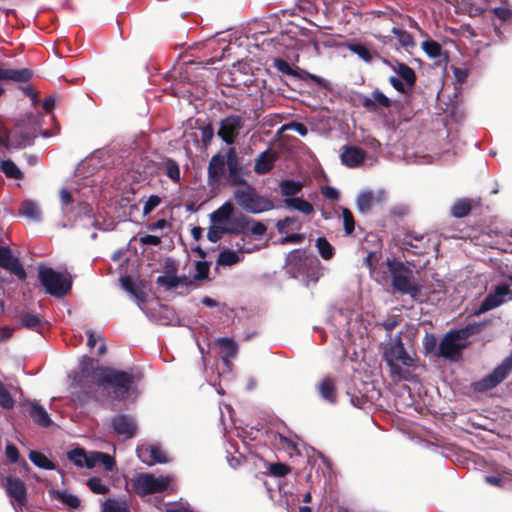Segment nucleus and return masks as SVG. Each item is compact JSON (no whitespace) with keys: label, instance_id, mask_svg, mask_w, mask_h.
<instances>
[{"label":"nucleus","instance_id":"27","mask_svg":"<svg viewBox=\"0 0 512 512\" xmlns=\"http://www.w3.org/2000/svg\"><path fill=\"white\" fill-rule=\"evenodd\" d=\"M28 413L34 422L39 426L49 427L52 424V420L45 408L36 401H33L29 404Z\"/></svg>","mask_w":512,"mask_h":512},{"label":"nucleus","instance_id":"20","mask_svg":"<svg viewBox=\"0 0 512 512\" xmlns=\"http://www.w3.org/2000/svg\"><path fill=\"white\" fill-rule=\"evenodd\" d=\"M366 158V152L357 146H345L341 154V161L349 168L360 166Z\"/></svg>","mask_w":512,"mask_h":512},{"label":"nucleus","instance_id":"35","mask_svg":"<svg viewBox=\"0 0 512 512\" xmlns=\"http://www.w3.org/2000/svg\"><path fill=\"white\" fill-rule=\"evenodd\" d=\"M284 204L286 207L293 208L302 212L305 215H310L314 212L313 205L305 199L302 198H286L284 200Z\"/></svg>","mask_w":512,"mask_h":512},{"label":"nucleus","instance_id":"32","mask_svg":"<svg viewBox=\"0 0 512 512\" xmlns=\"http://www.w3.org/2000/svg\"><path fill=\"white\" fill-rule=\"evenodd\" d=\"M304 185L300 181L295 180H282L279 183V188L282 196H285L286 198H294L293 196L300 193L303 189Z\"/></svg>","mask_w":512,"mask_h":512},{"label":"nucleus","instance_id":"31","mask_svg":"<svg viewBox=\"0 0 512 512\" xmlns=\"http://www.w3.org/2000/svg\"><path fill=\"white\" fill-rule=\"evenodd\" d=\"M234 211V206L231 202H225L222 206L216 209L211 215V221L215 224L229 223L231 215Z\"/></svg>","mask_w":512,"mask_h":512},{"label":"nucleus","instance_id":"60","mask_svg":"<svg viewBox=\"0 0 512 512\" xmlns=\"http://www.w3.org/2000/svg\"><path fill=\"white\" fill-rule=\"evenodd\" d=\"M96 456L101 458L100 464H102L107 471H112L115 466V460L109 454L103 452H96Z\"/></svg>","mask_w":512,"mask_h":512},{"label":"nucleus","instance_id":"51","mask_svg":"<svg viewBox=\"0 0 512 512\" xmlns=\"http://www.w3.org/2000/svg\"><path fill=\"white\" fill-rule=\"evenodd\" d=\"M196 274L193 276L195 281L208 279L210 264L207 261H196L195 263Z\"/></svg>","mask_w":512,"mask_h":512},{"label":"nucleus","instance_id":"3","mask_svg":"<svg viewBox=\"0 0 512 512\" xmlns=\"http://www.w3.org/2000/svg\"><path fill=\"white\" fill-rule=\"evenodd\" d=\"M94 374L97 385L112 388L118 398H125L133 383L142 378L140 371L134 373L133 371L116 370L111 367H97Z\"/></svg>","mask_w":512,"mask_h":512},{"label":"nucleus","instance_id":"12","mask_svg":"<svg viewBox=\"0 0 512 512\" xmlns=\"http://www.w3.org/2000/svg\"><path fill=\"white\" fill-rule=\"evenodd\" d=\"M243 127V119L239 115H229L221 120L218 136L228 145H232Z\"/></svg>","mask_w":512,"mask_h":512},{"label":"nucleus","instance_id":"15","mask_svg":"<svg viewBox=\"0 0 512 512\" xmlns=\"http://www.w3.org/2000/svg\"><path fill=\"white\" fill-rule=\"evenodd\" d=\"M361 105L370 113H378L380 109H390L392 100L379 89H374L370 96L361 98Z\"/></svg>","mask_w":512,"mask_h":512},{"label":"nucleus","instance_id":"9","mask_svg":"<svg viewBox=\"0 0 512 512\" xmlns=\"http://www.w3.org/2000/svg\"><path fill=\"white\" fill-rule=\"evenodd\" d=\"M508 301H512V289L509 284L500 283L490 291V293L481 302L480 306L474 311L473 315L479 316Z\"/></svg>","mask_w":512,"mask_h":512},{"label":"nucleus","instance_id":"21","mask_svg":"<svg viewBox=\"0 0 512 512\" xmlns=\"http://www.w3.org/2000/svg\"><path fill=\"white\" fill-rule=\"evenodd\" d=\"M305 251L302 249H294L288 253L285 265L288 272L293 276L303 273L305 266Z\"/></svg>","mask_w":512,"mask_h":512},{"label":"nucleus","instance_id":"17","mask_svg":"<svg viewBox=\"0 0 512 512\" xmlns=\"http://www.w3.org/2000/svg\"><path fill=\"white\" fill-rule=\"evenodd\" d=\"M228 178L232 185H248L242 177V164L234 147L228 148Z\"/></svg>","mask_w":512,"mask_h":512},{"label":"nucleus","instance_id":"58","mask_svg":"<svg viewBox=\"0 0 512 512\" xmlns=\"http://www.w3.org/2000/svg\"><path fill=\"white\" fill-rule=\"evenodd\" d=\"M493 13L503 22L512 21V9L508 7H496L493 9Z\"/></svg>","mask_w":512,"mask_h":512},{"label":"nucleus","instance_id":"25","mask_svg":"<svg viewBox=\"0 0 512 512\" xmlns=\"http://www.w3.org/2000/svg\"><path fill=\"white\" fill-rule=\"evenodd\" d=\"M251 221L252 219L248 218L243 214H240L238 216L231 218V220H229L228 225L223 226L222 230L224 231L225 234H247V230L249 228Z\"/></svg>","mask_w":512,"mask_h":512},{"label":"nucleus","instance_id":"43","mask_svg":"<svg viewBox=\"0 0 512 512\" xmlns=\"http://www.w3.org/2000/svg\"><path fill=\"white\" fill-rule=\"evenodd\" d=\"M240 261L239 255L232 250L226 249L219 253L217 264L220 266H232Z\"/></svg>","mask_w":512,"mask_h":512},{"label":"nucleus","instance_id":"55","mask_svg":"<svg viewBox=\"0 0 512 512\" xmlns=\"http://www.w3.org/2000/svg\"><path fill=\"white\" fill-rule=\"evenodd\" d=\"M273 67L285 75L293 76V74H296V69L292 68L286 60L281 58L273 60Z\"/></svg>","mask_w":512,"mask_h":512},{"label":"nucleus","instance_id":"48","mask_svg":"<svg viewBox=\"0 0 512 512\" xmlns=\"http://www.w3.org/2000/svg\"><path fill=\"white\" fill-rule=\"evenodd\" d=\"M80 372L83 377H91L95 380L94 370L97 367H94V359L88 356H84L80 362Z\"/></svg>","mask_w":512,"mask_h":512},{"label":"nucleus","instance_id":"19","mask_svg":"<svg viewBox=\"0 0 512 512\" xmlns=\"http://www.w3.org/2000/svg\"><path fill=\"white\" fill-rule=\"evenodd\" d=\"M316 389L320 397L329 404L335 405L338 402V393L335 379L328 375L319 381Z\"/></svg>","mask_w":512,"mask_h":512},{"label":"nucleus","instance_id":"56","mask_svg":"<svg viewBox=\"0 0 512 512\" xmlns=\"http://www.w3.org/2000/svg\"><path fill=\"white\" fill-rule=\"evenodd\" d=\"M151 465L155 463H166L167 457L164 451L157 445H150Z\"/></svg>","mask_w":512,"mask_h":512},{"label":"nucleus","instance_id":"62","mask_svg":"<svg viewBox=\"0 0 512 512\" xmlns=\"http://www.w3.org/2000/svg\"><path fill=\"white\" fill-rule=\"evenodd\" d=\"M508 480L509 478L507 476L500 474L485 476V482L496 487H503Z\"/></svg>","mask_w":512,"mask_h":512},{"label":"nucleus","instance_id":"54","mask_svg":"<svg viewBox=\"0 0 512 512\" xmlns=\"http://www.w3.org/2000/svg\"><path fill=\"white\" fill-rule=\"evenodd\" d=\"M393 34L397 37L400 44L404 47L412 46L414 44L412 35L405 30L393 28Z\"/></svg>","mask_w":512,"mask_h":512},{"label":"nucleus","instance_id":"26","mask_svg":"<svg viewBox=\"0 0 512 512\" xmlns=\"http://www.w3.org/2000/svg\"><path fill=\"white\" fill-rule=\"evenodd\" d=\"M156 283L167 291H171L178 286L177 267L174 262L166 264L165 274L158 276Z\"/></svg>","mask_w":512,"mask_h":512},{"label":"nucleus","instance_id":"37","mask_svg":"<svg viewBox=\"0 0 512 512\" xmlns=\"http://www.w3.org/2000/svg\"><path fill=\"white\" fill-rule=\"evenodd\" d=\"M0 170L9 179L22 180L24 178L23 172L11 159L3 160L0 165Z\"/></svg>","mask_w":512,"mask_h":512},{"label":"nucleus","instance_id":"38","mask_svg":"<svg viewBox=\"0 0 512 512\" xmlns=\"http://www.w3.org/2000/svg\"><path fill=\"white\" fill-rule=\"evenodd\" d=\"M395 71L409 88H412L415 85L417 77L415 71L410 66L405 63H398Z\"/></svg>","mask_w":512,"mask_h":512},{"label":"nucleus","instance_id":"14","mask_svg":"<svg viewBox=\"0 0 512 512\" xmlns=\"http://www.w3.org/2000/svg\"><path fill=\"white\" fill-rule=\"evenodd\" d=\"M0 267L14 274L20 280H25L27 277L23 265L7 246H0Z\"/></svg>","mask_w":512,"mask_h":512},{"label":"nucleus","instance_id":"33","mask_svg":"<svg viewBox=\"0 0 512 512\" xmlns=\"http://www.w3.org/2000/svg\"><path fill=\"white\" fill-rule=\"evenodd\" d=\"M19 214L34 221L41 219V210L38 204L32 200H25L21 203Z\"/></svg>","mask_w":512,"mask_h":512},{"label":"nucleus","instance_id":"13","mask_svg":"<svg viewBox=\"0 0 512 512\" xmlns=\"http://www.w3.org/2000/svg\"><path fill=\"white\" fill-rule=\"evenodd\" d=\"M228 169V151L225 155L217 153L209 161L207 168V182L210 186L219 185Z\"/></svg>","mask_w":512,"mask_h":512},{"label":"nucleus","instance_id":"59","mask_svg":"<svg viewBox=\"0 0 512 512\" xmlns=\"http://www.w3.org/2000/svg\"><path fill=\"white\" fill-rule=\"evenodd\" d=\"M149 449L150 445H141L137 447L136 453L143 463L151 466V455Z\"/></svg>","mask_w":512,"mask_h":512},{"label":"nucleus","instance_id":"1","mask_svg":"<svg viewBox=\"0 0 512 512\" xmlns=\"http://www.w3.org/2000/svg\"><path fill=\"white\" fill-rule=\"evenodd\" d=\"M489 324H491L490 319L482 322L469 323L463 328L448 332L441 339L436 355L451 361H457L461 356L462 350L467 347V343L463 341L473 335L481 333Z\"/></svg>","mask_w":512,"mask_h":512},{"label":"nucleus","instance_id":"8","mask_svg":"<svg viewBox=\"0 0 512 512\" xmlns=\"http://www.w3.org/2000/svg\"><path fill=\"white\" fill-rule=\"evenodd\" d=\"M4 488L10 498V503L15 512H24L27 505V488L25 483L18 477L9 475L5 478Z\"/></svg>","mask_w":512,"mask_h":512},{"label":"nucleus","instance_id":"28","mask_svg":"<svg viewBox=\"0 0 512 512\" xmlns=\"http://www.w3.org/2000/svg\"><path fill=\"white\" fill-rule=\"evenodd\" d=\"M158 170L163 171L173 183L180 182V166L176 160L169 157L163 158V160L158 163Z\"/></svg>","mask_w":512,"mask_h":512},{"label":"nucleus","instance_id":"10","mask_svg":"<svg viewBox=\"0 0 512 512\" xmlns=\"http://www.w3.org/2000/svg\"><path fill=\"white\" fill-rule=\"evenodd\" d=\"M512 371V351L510 354L494 368V370L476 382L475 389L479 392L488 391L500 384Z\"/></svg>","mask_w":512,"mask_h":512},{"label":"nucleus","instance_id":"61","mask_svg":"<svg viewBox=\"0 0 512 512\" xmlns=\"http://www.w3.org/2000/svg\"><path fill=\"white\" fill-rule=\"evenodd\" d=\"M437 346V339L434 334H426L423 339V347L425 350V353H432Z\"/></svg>","mask_w":512,"mask_h":512},{"label":"nucleus","instance_id":"46","mask_svg":"<svg viewBox=\"0 0 512 512\" xmlns=\"http://www.w3.org/2000/svg\"><path fill=\"white\" fill-rule=\"evenodd\" d=\"M423 51L430 58H439L442 56V46L434 40H426L421 44Z\"/></svg>","mask_w":512,"mask_h":512},{"label":"nucleus","instance_id":"47","mask_svg":"<svg viewBox=\"0 0 512 512\" xmlns=\"http://www.w3.org/2000/svg\"><path fill=\"white\" fill-rule=\"evenodd\" d=\"M87 486L94 494L98 495H105L110 491L109 487L98 477L88 479Z\"/></svg>","mask_w":512,"mask_h":512},{"label":"nucleus","instance_id":"42","mask_svg":"<svg viewBox=\"0 0 512 512\" xmlns=\"http://www.w3.org/2000/svg\"><path fill=\"white\" fill-rule=\"evenodd\" d=\"M102 512H129V508L125 501L109 498L104 501Z\"/></svg>","mask_w":512,"mask_h":512},{"label":"nucleus","instance_id":"64","mask_svg":"<svg viewBox=\"0 0 512 512\" xmlns=\"http://www.w3.org/2000/svg\"><path fill=\"white\" fill-rule=\"evenodd\" d=\"M213 137H214V130L211 125H206V126L201 127V141L205 146L210 144Z\"/></svg>","mask_w":512,"mask_h":512},{"label":"nucleus","instance_id":"30","mask_svg":"<svg viewBox=\"0 0 512 512\" xmlns=\"http://www.w3.org/2000/svg\"><path fill=\"white\" fill-rule=\"evenodd\" d=\"M122 288L134 296L138 302L146 301V293L143 288L135 283L130 276H123L120 278Z\"/></svg>","mask_w":512,"mask_h":512},{"label":"nucleus","instance_id":"34","mask_svg":"<svg viewBox=\"0 0 512 512\" xmlns=\"http://www.w3.org/2000/svg\"><path fill=\"white\" fill-rule=\"evenodd\" d=\"M20 322L23 327L39 333L41 332V327L43 326V321L41 318L37 314L31 312H22L20 314Z\"/></svg>","mask_w":512,"mask_h":512},{"label":"nucleus","instance_id":"53","mask_svg":"<svg viewBox=\"0 0 512 512\" xmlns=\"http://www.w3.org/2000/svg\"><path fill=\"white\" fill-rule=\"evenodd\" d=\"M0 406L5 409H12L14 406V399L5 385L0 381Z\"/></svg>","mask_w":512,"mask_h":512},{"label":"nucleus","instance_id":"29","mask_svg":"<svg viewBox=\"0 0 512 512\" xmlns=\"http://www.w3.org/2000/svg\"><path fill=\"white\" fill-rule=\"evenodd\" d=\"M380 253L377 251H369L367 256L365 257L364 263L370 270V273L374 277V279L379 283L387 282L388 275L386 272H383L380 274V272L377 270V265L380 260Z\"/></svg>","mask_w":512,"mask_h":512},{"label":"nucleus","instance_id":"40","mask_svg":"<svg viewBox=\"0 0 512 512\" xmlns=\"http://www.w3.org/2000/svg\"><path fill=\"white\" fill-rule=\"evenodd\" d=\"M320 256L324 260H330L335 254L334 247L329 243L325 237H318L315 241Z\"/></svg>","mask_w":512,"mask_h":512},{"label":"nucleus","instance_id":"23","mask_svg":"<svg viewBox=\"0 0 512 512\" xmlns=\"http://www.w3.org/2000/svg\"><path fill=\"white\" fill-rule=\"evenodd\" d=\"M36 134L32 130L17 127L10 137V148L21 149L33 144Z\"/></svg>","mask_w":512,"mask_h":512},{"label":"nucleus","instance_id":"11","mask_svg":"<svg viewBox=\"0 0 512 512\" xmlns=\"http://www.w3.org/2000/svg\"><path fill=\"white\" fill-rule=\"evenodd\" d=\"M110 425L113 432L123 439H132L136 436L138 425L135 418L129 414H120L111 418Z\"/></svg>","mask_w":512,"mask_h":512},{"label":"nucleus","instance_id":"24","mask_svg":"<svg viewBox=\"0 0 512 512\" xmlns=\"http://www.w3.org/2000/svg\"><path fill=\"white\" fill-rule=\"evenodd\" d=\"M277 157L275 152L267 149L259 154L254 164V171L258 175H264L269 173L276 161Z\"/></svg>","mask_w":512,"mask_h":512},{"label":"nucleus","instance_id":"6","mask_svg":"<svg viewBox=\"0 0 512 512\" xmlns=\"http://www.w3.org/2000/svg\"><path fill=\"white\" fill-rule=\"evenodd\" d=\"M234 199L244 211L251 214H259L274 208V203L269 198L260 195L249 184L245 188L236 189L234 191Z\"/></svg>","mask_w":512,"mask_h":512},{"label":"nucleus","instance_id":"44","mask_svg":"<svg viewBox=\"0 0 512 512\" xmlns=\"http://www.w3.org/2000/svg\"><path fill=\"white\" fill-rule=\"evenodd\" d=\"M217 344L224 352L225 357L232 358L237 354L238 347L233 339L227 337L219 338Z\"/></svg>","mask_w":512,"mask_h":512},{"label":"nucleus","instance_id":"18","mask_svg":"<svg viewBox=\"0 0 512 512\" xmlns=\"http://www.w3.org/2000/svg\"><path fill=\"white\" fill-rule=\"evenodd\" d=\"M33 77V71L29 68L11 69L0 68V81H11L16 83H28ZM4 88L0 86V97L4 93Z\"/></svg>","mask_w":512,"mask_h":512},{"label":"nucleus","instance_id":"22","mask_svg":"<svg viewBox=\"0 0 512 512\" xmlns=\"http://www.w3.org/2000/svg\"><path fill=\"white\" fill-rule=\"evenodd\" d=\"M480 202L472 198H459L450 208V214L454 218L460 219L468 216L471 211L479 206Z\"/></svg>","mask_w":512,"mask_h":512},{"label":"nucleus","instance_id":"63","mask_svg":"<svg viewBox=\"0 0 512 512\" xmlns=\"http://www.w3.org/2000/svg\"><path fill=\"white\" fill-rule=\"evenodd\" d=\"M172 316H174V310L168 306L161 308L159 321L161 325H168L172 322Z\"/></svg>","mask_w":512,"mask_h":512},{"label":"nucleus","instance_id":"4","mask_svg":"<svg viewBox=\"0 0 512 512\" xmlns=\"http://www.w3.org/2000/svg\"><path fill=\"white\" fill-rule=\"evenodd\" d=\"M391 279V287L395 292L416 298L421 286L415 281L413 270L404 262L387 258L384 262Z\"/></svg>","mask_w":512,"mask_h":512},{"label":"nucleus","instance_id":"41","mask_svg":"<svg viewBox=\"0 0 512 512\" xmlns=\"http://www.w3.org/2000/svg\"><path fill=\"white\" fill-rule=\"evenodd\" d=\"M375 201V197L373 192L364 191L360 193L357 197V207L358 210L362 213L369 212L372 208V205Z\"/></svg>","mask_w":512,"mask_h":512},{"label":"nucleus","instance_id":"49","mask_svg":"<svg viewBox=\"0 0 512 512\" xmlns=\"http://www.w3.org/2000/svg\"><path fill=\"white\" fill-rule=\"evenodd\" d=\"M269 473L274 477H285L292 468L288 464L282 462L271 463L268 467Z\"/></svg>","mask_w":512,"mask_h":512},{"label":"nucleus","instance_id":"5","mask_svg":"<svg viewBox=\"0 0 512 512\" xmlns=\"http://www.w3.org/2000/svg\"><path fill=\"white\" fill-rule=\"evenodd\" d=\"M38 279L45 292L55 298H63L72 289V277L55 271L51 267L40 266Z\"/></svg>","mask_w":512,"mask_h":512},{"label":"nucleus","instance_id":"52","mask_svg":"<svg viewBox=\"0 0 512 512\" xmlns=\"http://www.w3.org/2000/svg\"><path fill=\"white\" fill-rule=\"evenodd\" d=\"M342 217L345 233L351 235L355 230L354 216L348 208H342Z\"/></svg>","mask_w":512,"mask_h":512},{"label":"nucleus","instance_id":"2","mask_svg":"<svg viewBox=\"0 0 512 512\" xmlns=\"http://www.w3.org/2000/svg\"><path fill=\"white\" fill-rule=\"evenodd\" d=\"M383 358L393 379L398 381L412 379L411 368L415 366V360L406 351L400 336L385 348Z\"/></svg>","mask_w":512,"mask_h":512},{"label":"nucleus","instance_id":"36","mask_svg":"<svg viewBox=\"0 0 512 512\" xmlns=\"http://www.w3.org/2000/svg\"><path fill=\"white\" fill-rule=\"evenodd\" d=\"M347 48L367 63L372 62L374 56H379L377 52H372L367 46L361 43H349Z\"/></svg>","mask_w":512,"mask_h":512},{"label":"nucleus","instance_id":"16","mask_svg":"<svg viewBox=\"0 0 512 512\" xmlns=\"http://www.w3.org/2000/svg\"><path fill=\"white\" fill-rule=\"evenodd\" d=\"M401 247L405 250L413 249V253L421 255L426 253L429 247V239L424 234H417L415 232H406L403 238L399 239Z\"/></svg>","mask_w":512,"mask_h":512},{"label":"nucleus","instance_id":"57","mask_svg":"<svg viewBox=\"0 0 512 512\" xmlns=\"http://www.w3.org/2000/svg\"><path fill=\"white\" fill-rule=\"evenodd\" d=\"M160 203L161 198L158 195H151L143 206V215H149Z\"/></svg>","mask_w":512,"mask_h":512},{"label":"nucleus","instance_id":"45","mask_svg":"<svg viewBox=\"0 0 512 512\" xmlns=\"http://www.w3.org/2000/svg\"><path fill=\"white\" fill-rule=\"evenodd\" d=\"M67 458L70 462L74 463L77 467L82 468L86 466L87 455L82 448H75L67 452Z\"/></svg>","mask_w":512,"mask_h":512},{"label":"nucleus","instance_id":"50","mask_svg":"<svg viewBox=\"0 0 512 512\" xmlns=\"http://www.w3.org/2000/svg\"><path fill=\"white\" fill-rule=\"evenodd\" d=\"M58 499L69 508L77 509L80 507L81 502L80 499L67 491H62L58 493Z\"/></svg>","mask_w":512,"mask_h":512},{"label":"nucleus","instance_id":"39","mask_svg":"<svg viewBox=\"0 0 512 512\" xmlns=\"http://www.w3.org/2000/svg\"><path fill=\"white\" fill-rule=\"evenodd\" d=\"M30 461L37 467L45 470H54L56 469L55 464L50 461L43 453L38 451H30L29 453Z\"/></svg>","mask_w":512,"mask_h":512},{"label":"nucleus","instance_id":"7","mask_svg":"<svg viewBox=\"0 0 512 512\" xmlns=\"http://www.w3.org/2000/svg\"><path fill=\"white\" fill-rule=\"evenodd\" d=\"M169 486V478L156 477L153 474L142 473L132 480L134 492L140 496L156 494L165 491Z\"/></svg>","mask_w":512,"mask_h":512}]
</instances>
